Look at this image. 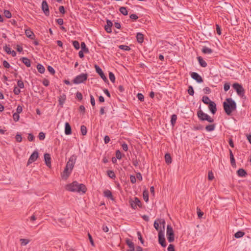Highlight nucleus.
Masks as SVG:
<instances>
[{"label":"nucleus","instance_id":"57","mask_svg":"<svg viewBox=\"0 0 251 251\" xmlns=\"http://www.w3.org/2000/svg\"><path fill=\"white\" fill-rule=\"evenodd\" d=\"M38 137L40 140H43L45 138V134L43 132H41L39 134Z\"/></svg>","mask_w":251,"mask_h":251},{"label":"nucleus","instance_id":"33","mask_svg":"<svg viewBox=\"0 0 251 251\" xmlns=\"http://www.w3.org/2000/svg\"><path fill=\"white\" fill-rule=\"evenodd\" d=\"M37 69L38 70V71L41 74H43L45 72V69L44 67L40 64H38L37 65Z\"/></svg>","mask_w":251,"mask_h":251},{"label":"nucleus","instance_id":"28","mask_svg":"<svg viewBox=\"0 0 251 251\" xmlns=\"http://www.w3.org/2000/svg\"><path fill=\"white\" fill-rule=\"evenodd\" d=\"M22 59V62L26 67H29L31 66V62L30 59L26 57H23Z\"/></svg>","mask_w":251,"mask_h":251},{"label":"nucleus","instance_id":"44","mask_svg":"<svg viewBox=\"0 0 251 251\" xmlns=\"http://www.w3.org/2000/svg\"><path fill=\"white\" fill-rule=\"evenodd\" d=\"M109 79L110 80V81L114 83L115 82V75H114V74L112 72H109Z\"/></svg>","mask_w":251,"mask_h":251},{"label":"nucleus","instance_id":"20","mask_svg":"<svg viewBox=\"0 0 251 251\" xmlns=\"http://www.w3.org/2000/svg\"><path fill=\"white\" fill-rule=\"evenodd\" d=\"M229 151L231 165L233 167H234L236 166V162L235 158L234 157L233 154L232 153V151L230 149L229 150Z\"/></svg>","mask_w":251,"mask_h":251},{"label":"nucleus","instance_id":"1","mask_svg":"<svg viewBox=\"0 0 251 251\" xmlns=\"http://www.w3.org/2000/svg\"><path fill=\"white\" fill-rule=\"evenodd\" d=\"M223 107L226 113L230 115L236 109V103L231 98H227L223 103Z\"/></svg>","mask_w":251,"mask_h":251},{"label":"nucleus","instance_id":"61","mask_svg":"<svg viewBox=\"0 0 251 251\" xmlns=\"http://www.w3.org/2000/svg\"><path fill=\"white\" fill-rule=\"evenodd\" d=\"M48 70L50 73L51 74L54 75L55 74L54 69L50 66L48 67Z\"/></svg>","mask_w":251,"mask_h":251},{"label":"nucleus","instance_id":"11","mask_svg":"<svg viewBox=\"0 0 251 251\" xmlns=\"http://www.w3.org/2000/svg\"><path fill=\"white\" fill-rule=\"evenodd\" d=\"M95 68L96 72L100 75V76L103 79V80L105 82H108V80L107 77L104 75V74L103 71H102V70L101 69V68L97 65H95Z\"/></svg>","mask_w":251,"mask_h":251},{"label":"nucleus","instance_id":"31","mask_svg":"<svg viewBox=\"0 0 251 251\" xmlns=\"http://www.w3.org/2000/svg\"><path fill=\"white\" fill-rule=\"evenodd\" d=\"M143 197L144 200L147 202L149 201V192L147 190H145L143 191Z\"/></svg>","mask_w":251,"mask_h":251},{"label":"nucleus","instance_id":"4","mask_svg":"<svg viewBox=\"0 0 251 251\" xmlns=\"http://www.w3.org/2000/svg\"><path fill=\"white\" fill-rule=\"evenodd\" d=\"M166 235L168 241L172 243L175 240V234L173 228L171 225H168L167 226Z\"/></svg>","mask_w":251,"mask_h":251},{"label":"nucleus","instance_id":"37","mask_svg":"<svg viewBox=\"0 0 251 251\" xmlns=\"http://www.w3.org/2000/svg\"><path fill=\"white\" fill-rule=\"evenodd\" d=\"M107 174L108 176L111 178L115 179L116 178V175L114 172L112 170L107 171Z\"/></svg>","mask_w":251,"mask_h":251},{"label":"nucleus","instance_id":"54","mask_svg":"<svg viewBox=\"0 0 251 251\" xmlns=\"http://www.w3.org/2000/svg\"><path fill=\"white\" fill-rule=\"evenodd\" d=\"M17 85L20 88H23L24 87V82L21 80H18Z\"/></svg>","mask_w":251,"mask_h":251},{"label":"nucleus","instance_id":"55","mask_svg":"<svg viewBox=\"0 0 251 251\" xmlns=\"http://www.w3.org/2000/svg\"><path fill=\"white\" fill-rule=\"evenodd\" d=\"M13 92L15 94V95H18L20 93L21 90L17 86H15L13 90Z\"/></svg>","mask_w":251,"mask_h":251},{"label":"nucleus","instance_id":"45","mask_svg":"<svg viewBox=\"0 0 251 251\" xmlns=\"http://www.w3.org/2000/svg\"><path fill=\"white\" fill-rule=\"evenodd\" d=\"M20 241L22 246H25L27 245L29 242V240L26 239H21Z\"/></svg>","mask_w":251,"mask_h":251},{"label":"nucleus","instance_id":"51","mask_svg":"<svg viewBox=\"0 0 251 251\" xmlns=\"http://www.w3.org/2000/svg\"><path fill=\"white\" fill-rule=\"evenodd\" d=\"M137 97L138 99L141 101H143L144 100V96L141 93H138L137 94Z\"/></svg>","mask_w":251,"mask_h":251},{"label":"nucleus","instance_id":"35","mask_svg":"<svg viewBox=\"0 0 251 251\" xmlns=\"http://www.w3.org/2000/svg\"><path fill=\"white\" fill-rule=\"evenodd\" d=\"M81 50L83 51L85 53H88L89 52V50L87 48L86 44L84 42H81Z\"/></svg>","mask_w":251,"mask_h":251},{"label":"nucleus","instance_id":"50","mask_svg":"<svg viewBox=\"0 0 251 251\" xmlns=\"http://www.w3.org/2000/svg\"><path fill=\"white\" fill-rule=\"evenodd\" d=\"M132 162L135 167H137L139 165V160L136 158H133L132 160Z\"/></svg>","mask_w":251,"mask_h":251},{"label":"nucleus","instance_id":"2","mask_svg":"<svg viewBox=\"0 0 251 251\" xmlns=\"http://www.w3.org/2000/svg\"><path fill=\"white\" fill-rule=\"evenodd\" d=\"M88 74L82 73L77 76H76L73 80V82L74 84H78L81 83H83L88 78Z\"/></svg>","mask_w":251,"mask_h":251},{"label":"nucleus","instance_id":"34","mask_svg":"<svg viewBox=\"0 0 251 251\" xmlns=\"http://www.w3.org/2000/svg\"><path fill=\"white\" fill-rule=\"evenodd\" d=\"M215 128V125H209L205 127V129L207 131H213Z\"/></svg>","mask_w":251,"mask_h":251},{"label":"nucleus","instance_id":"39","mask_svg":"<svg viewBox=\"0 0 251 251\" xmlns=\"http://www.w3.org/2000/svg\"><path fill=\"white\" fill-rule=\"evenodd\" d=\"M244 235L245 233L244 232L239 231L234 234V236L236 238H239L242 237Z\"/></svg>","mask_w":251,"mask_h":251},{"label":"nucleus","instance_id":"49","mask_svg":"<svg viewBox=\"0 0 251 251\" xmlns=\"http://www.w3.org/2000/svg\"><path fill=\"white\" fill-rule=\"evenodd\" d=\"M16 140L18 142H21L22 141V137L21 134L17 133L15 136Z\"/></svg>","mask_w":251,"mask_h":251},{"label":"nucleus","instance_id":"59","mask_svg":"<svg viewBox=\"0 0 251 251\" xmlns=\"http://www.w3.org/2000/svg\"><path fill=\"white\" fill-rule=\"evenodd\" d=\"M35 139L34 135L32 133H28L27 139L29 141H33Z\"/></svg>","mask_w":251,"mask_h":251},{"label":"nucleus","instance_id":"12","mask_svg":"<svg viewBox=\"0 0 251 251\" xmlns=\"http://www.w3.org/2000/svg\"><path fill=\"white\" fill-rule=\"evenodd\" d=\"M42 9L46 16L50 15L49 5L46 0H43L42 3Z\"/></svg>","mask_w":251,"mask_h":251},{"label":"nucleus","instance_id":"29","mask_svg":"<svg viewBox=\"0 0 251 251\" xmlns=\"http://www.w3.org/2000/svg\"><path fill=\"white\" fill-rule=\"evenodd\" d=\"M201 51L204 54H210L213 52L212 49L205 46L202 48Z\"/></svg>","mask_w":251,"mask_h":251},{"label":"nucleus","instance_id":"26","mask_svg":"<svg viewBox=\"0 0 251 251\" xmlns=\"http://www.w3.org/2000/svg\"><path fill=\"white\" fill-rule=\"evenodd\" d=\"M136 39L139 43H142L144 41V35L142 33L138 32L136 35Z\"/></svg>","mask_w":251,"mask_h":251},{"label":"nucleus","instance_id":"7","mask_svg":"<svg viewBox=\"0 0 251 251\" xmlns=\"http://www.w3.org/2000/svg\"><path fill=\"white\" fill-rule=\"evenodd\" d=\"M129 203L131 207L134 209L136 208L137 206H138L139 207H142V203L140 200L137 197H134V200L130 199L129 200Z\"/></svg>","mask_w":251,"mask_h":251},{"label":"nucleus","instance_id":"18","mask_svg":"<svg viewBox=\"0 0 251 251\" xmlns=\"http://www.w3.org/2000/svg\"><path fill=\"white\" fill-rule=\"evenodd\" d=\"M87 191L86 187L83 184H78L77 191V192H82V193H85Z\"/></svg>","mask_w":251,"mask_h":251},{"label":"nucleus","instance_id":"13","mask_svg":"<svg viewBox=\"0 0 251 251\" xmlns=\"http://www.w3.org/2000/svg\"><path fill=\"white\" fill-rule=\"evenodd\" d=\"M72 170L65 166L64 170L61 173V176L63 179H67L71 174Z\"/></svg>","mask_w":251,"mask_h":251},{"label":"nucleus","instance_id":"24","mask_svg":"<svg viewBox=\"0 0 251 251\" xmlns=\"http://www.w3.org/2000/svg\"><path fill=\"white\" fill-rule=\"evenodd\" d=\"M126 243L130 249V250H135L134 244L129 239L126 238Z\"/></svg>","mask_w":251,"mask_h":251},{"label":"nucleus","instance_id":"22","mask_svg":"<svg viewBox=\"0 0 251 251\" xmlns=\"http://www.w3.org/2000/svg\"><path fill=\"white\" fill-rule=\"evenodd\" d=\"M103 195L104 197L111 199V200H113L114 198L112 196L111 192L109 190H106L103 192Z\"/></svg>","mask_w":251,"mask_h":251},{"label":"nucleus","instance_id":"25","mask_svg":"<svg viewBox=\"0 0 251 251\" xmlns=\"http://www.w3.org/2000/svg\"><path fill=\"white\" fill-rule=\"evenodd\" d=\"M25 33L26 36L28 38H30L31 39H34V36H35L34 34L30 29H26V30H25Z\"/></svg>","mask_w":251,"mask_h":251},{"label":"nucleus","instance_id":"16","mask_svg":"<svg viewBox=\"0 0 251 251\" xmlns=\"http://www.w3.org/2000/svg\"><path fill=\"white\" fill-rule=\"evenodd\" d=\"M208 108L212 114H214L216 113L217 111L216 104L214 101L211 102L208 104Z\"/></svg>","mask_w":251,"mask_h":251},{"label":"nucleus","instance_id":"63","mask_svg":"<svg viewBox=\"0 0 251 251\" xmlns=\"http://www.w3.org/2000/svg\"><path fill=\"white\" fill-rule=\"evenodd\" d=\"M3 65L5 68H9L10 67L9 63L6 60L3 61Z\"/></svg>","mask_w":251,"mask_h":251},{"label":"nucleus","instance_id":"53","mask_svg":"<svg viewBox=\"0 0 251 251\" xmlns=\"http://www.w3.org/2000/svg\"><path fill=\"white\" fill-rule=\"evenodd\" d=\"M214 175H213V174L212 172V171L208 172V179L209 180H213L214 179Z\"/></svg>","mask_w":251,"mask_h":251},{"label":"nucleus","instance_id":"32","mask_svg":"<svg viewBox=\"0 0 251 251\" xmlns=\"http://www.w3.org/2000/svg\"><path fill=\"white\" fill-rule=\"evenodd\" d=\"M177 120V115L176 114H173L171 116V123L173 126H175L176 121Z\"/></svg>","mask_w":251,"mask_h":251},{"label":"nucleus","instance_id":"46","mask_svg":"<svg viewBox=\"0 0 251 251\" xmlns=\"http://www.w3.org/2000/svg\"><path fill=\"white\" fill-rule=\"evenodd\" d=\"M188 93L190 96H193L194 94V91L192 86L190 85L188 87Z\"/></svg>","mask_w":251,"mask_h":251},{"label":"nucleus","instance_id":"60","mask_svg":"<svg viewBox=\"0 0 251 251\" xmlns=\"http://www.w3.org/2000/svg\"><path fill=\"white\" fill-rule=\"evenodd\" d=\"M90 102L92 105L94 107L95 106V100L93 95H90Z\"/></svg>","mask_w":251,"mask_h":251},{"label":"nucleus","instance_id":"42","mask_svg":"<svg viewBox=\"0 0 251 251\" xmlns=\"http://www.w3.org/2000/svg\"><path fill=\"white\" fill-rule=\"evenodd\" d=\"M3 13H4V16L7 18L9 19L12 17L11 12L8 10H4Z\"/></svg>","mask_w":251,"mask_h":251},{"label":"nucleus","instance_id":"21","mask_svg":"<svg viewBox=\"0 0 251 251\" xmlns=\"http://www.w3.org/2000/svg\"><path fill=\"white\" fill-rule=\"evenodd\" d=\"M66 99V96L65 94L60 95L58 98L59 104L62 107Z\"/></svg>","mask_w":251,"mask_h":251},{"label":"nucleus","instance_id":"5","mask_svg":"<svg viewBox=\"0 0 251 251\" xmlns=\"http://www.w3.org/2000/svg\"><path fill=\"white\" fill-rule=\"evenodd\" d=\"M77 156L75 154H73L69 158L68 161L67 162L66 167L69 168L70 170H73L77 159Z\"/></svg>","mask_w":251,"mask_h":251},{"label":"nucleus","instance_id":"40","mask_svg":"<svg viewBox=\"0 0 251 251\" xmlns=\"http://www.w3.org/2000/svg\"><path fill=\"white\" fill-rule=\"evenodd\" d=\"M81 132L82 135H85L87 134V130L86 126L82 125L80 127Z\"/></svg>","mask_w":251,"mask_h":251},{"label":"nucleus","instance_id":"3","mask_svg":"<svg viewBox=\"0 0 251 251\" xmlns=\"http://www.w3.org/2000/svg\"><path fill=\"white\" fill-rule=\"evenodd\" d=\"M197 115L201 121H207L209 123H213L214 119L211 118L208 115L204 113L201 110L197 112Z\"/></svg>","mask_w":251,"mask_h":251},{"label":"nucleus","instance_id":"58","mask_svg":"<svg viewBox=\"0 0 251 251\" xmlns=\"http://www.w3.org/2000/svg\"><path fill=\"white\" fill-rule=\"evenodd\" d=\"M230 88V84L229 83H225L224 85V90L226 92Z\"/></svg>","mask_w":251,"mask_h":251},{"label":"nucleus","instance_id":"30","mask_svg":"<svg viewBox=\"0 0 251 251\" xmlns=\"http://www.w3.org/2000/svg\"><path fill=\"white\" fill-rule=\"evenodd\" d=\"M165 159L166 163L169 164L172 163V158L169 153H166L165 155Z\"/></svg>","mask_w":251,"mask_h":251},{"label":"nucleus","instance_id":"10","mask_svg":"<svg viewBox=\"0 0 251 251\" xmlns=\"http://www.w3.org/2000/svg\"><path fill=\"white\" fill-rule=\"evenodd\" d=\"M39 156L38 152L36 151H33V152L31 154L30 156L29 157L27 163V166L31 164L33 162L35 161Z\"/></svg>","mask_w":251,"mask_h":251},{"label":"nucleus","instance_id":"6","mask_svg":"<svg viewBox=\"0 0 251 251\" xmlns=\"http://www.w3.org/2000/svg\"><path fill=\"white\" fill-rule=\"evenodd\" d=\"M232 86L233 88L236 90L237 94L239 96H241V97L244 96V89L241 85L239 83H235L233 84Z\"/></svg>","mask_w":251,"mask_h":251},{"label":"nucleus","instance_id":"48","mask_svg":"<svg viewBox=\"0 0 251 251\" xmlns=\"http://www.w3.org/2000/svg\"><path fill=\"white\" fill-rule=\"evenodd\" d=\"M13 118L14 121L17 122L18 121H19L20 118L19 114L16 113H14L13 114Z\"/></svg>","mask_w":251,"mask_h":251},{"label":"nucleus","instance_id":"36","mask_svg":"<svg viewBox=\"0 0 251 251\" xmlns=\"http://www.w3.org/2000/svg\"><path fill=\"white\" fill-rule=\"evenodd\" d=\"M202 101L204 103L206 104H209L212 101L210 100L207 96H205L202 97Z\"/></svg>","mask_w":251,"mask_h":251},{"label":"nucleus","instance_id":"17","mask_svg":"<svg viewBox=\"0 0 251 251\" xmlns=\"http://www.w3.org/2000/svg\"><path fill=\"white\" fill-rule=\"evenodd\" d=\"M44 159L47 166L50 167L51 166V158L50 154L47 153H45L44 154Z\"/></svg>","mask_w":251,"mask_h":251},{"label":"nucleus","instance_id":"62","mask_svg":"<svg viewBox=\"0 0 251 251\" xmlns=\"http://www.w3.org/2000/svg\"><path fill=\"white\" fill-rule=\"evenodd\" d=\"M130 181L132 184H134L136 182V178L134 176L131 175L130 176Z\"/></svg>","mask_w":251,"mask_h":251},{"label":"nucleus","instance_id":"43","mask_svg":"<svg viewBox=\"0 0 251 251\" xmlns=\"http://www.w3.org/2000/svg\"><path fill=\"white\" fill-rule=\"evenodd\" d=\"M73 45L76 50H78L80 48L79 43L77 41H73Z\"/></svg>","mask_w":251,"mask_h":251},{"label":"nucleus","instance_id":"41","mask_svg":"<svg viewBox=\"0 0 251 251\" xmlns=\"http://www.w3.org/2000/svg\"><path fill=\"white\" fill-rule=\"evenodd\" d=\"M119 48L121 49V50H126V51H128L129 50H130V48L129 46H126V45H120L119 46Z\"/></svg>","mask_w":251,"mask_h":251},{"label":"nucleus","instance_id":"56","mask_svg":"<svg viewBox=\"0 0 251 251\" xmlns=\"http://www.w3.org/2000/svg\"><path fill=\"white\" fill-rule=\"evenodd\" d=\"M116 156L118 159H121L122 158V153L119 150L116 151Z\"/></svg>","mask_w":251,"mask_h":251},{"label":"nucleus","instance_id":"19","mask_svg":"<svg viewBox=\"0 0 251 251\" xmlns=\"http://www.w3.org/2000/svg\"><path fill=\"white\" fill-rule=\"evenodd\" d=\"M65 133L66 135H70L72 133L71 126L68 122L65 124Z\"/></svg>","mask_w":251,"mask_h":251},{"label":"nucleus","instance_id":"15","mask_svg":"<svg viewBox=\"0 0 251 251\" xmlns=\"http://www.w3.org/2000/svg\"><path fill=\"white\" fill-rule=\"evenodd\" d=\"M112 25H113L112 22L109 20H106V25H105L104 28H105V31L107 33H111L112 32L111 27L112 26Z\"/></svg>","mask_w":251,"mask_h":251},{"label":"nucleus","instance_id":"9","mask_svg":"<svg viewBox=\"0 0 251 251\" xmlns=\"http://www.w3.org/2000/svg\"><path fill=\"white\" fill-rule=\"evenodd\" d=\"M78 184L77 182L74 181L72 183L66 185V189L70 192H76Z\"/></svg>","mask_w":251,"mask_h":251},{"label":"nucleus","instance_id":"64","mask_svg":"<svg viewBox=\"0 0 251 251\" xmlns=\"http://www.w3.org/2000/svg\"><path fill=\"white\" fill-rule=\"evenodd\" d=\"M168 251H175L174 246L172 244H170L168 248Z\"/></svg>","mask_w":251,"mask_h":251},{"label":"nucleus","instance_id":"14","mask_svg":"<svg viewBox=\"0 0 251 251\" xmlns=\"http://www.w3.org/2000/svg\"><path fill=\"white\" fill-rule=\"evenodd\" d=\"M191 76L193 79L195 80L198 83H201L203 82V79L201 76L197 73L193 72L191 74Z\"/></svg>","mask_w":251,"mask_h":251},{"label":"nucleus","instance_id":"23","mask_svg":"<svg viewBox=\"0 0 251 251\" xmlns=\"http://www.w3.org/2000/svg\"><path fill=\"white\" fill-rule=\"evenodd\" d=\"M237 175L240 177H245L247 175L246 171L244 169H239L237 172Z\"/></svg>","mask_w":251,"mask_h":251},{"label":"nucleus","instance_id":"47","mask_svg":"<svg viewBox=\"0 0 251 251\" xmlns=\"http://www.w3.org/2000/svg\"><path fill=\"white\" fill-rule=\"evenodd\" d=\"M137 234V235H138V239L140 240V241L141 242V244L143 245L144 241V240L143 239V238H142V236L141 232L140 231H138Z\"/></svg>","mask_w":251,"mask_h":251},{"label":"nucleus","instance_id":"38","mask_svg":"<svg viewBox=\"0 0 251 251\" xmlns=\"http://www.w3.org/2000/svg\"><path fill=\"white\" fill-rule=\"evenodd\" d=\"M120 12L124 15L126 16L128 14V11L126 7H121L119 9Z\"/></svg>","mask_w":251,"mask_h":251},{"label":"nucleus","instance_id":"52","mask_svg":"<svg viewBox=\"0 0 251 251\" xmlns=\"http://www.w3.org/2000/svg\"><path fill=\"white\" fill-rule=\"evenodd\" d=\"M76 97L79 100H81L83 99V96L82 94L79 92H76Z\"/></svg>","mask_w":251,"mask_h":251},{"label":"nucleus","instance_id":"27","mask_svg":"<svg viewBox=\"0 0 251 251\" xmlns=\"http://www.w3.org/2000/svg\"><path fill=\"white\" fill-rule=\"evenodd\" d=\"M197 59L201 67H206L207 66V63L203 59V58L201 56H198L197 57Z\"/></svg>","mask_w":251,"mask_h":251},{"label":"nucleus","instance_id":"8","mask_svg":"<svg viewBox=\"0 0 251 251\" xmlns=\"http://www.w3.org/2000/svg\"><path fill=\"white\" fill-rule=\"evenodd\" d=\"M158 242L161 246L163 247H166L165 238L164 237V230L160 229L158 232Z\"/></svg>","mask_w":251,"mask_h":251}]
</instances>
